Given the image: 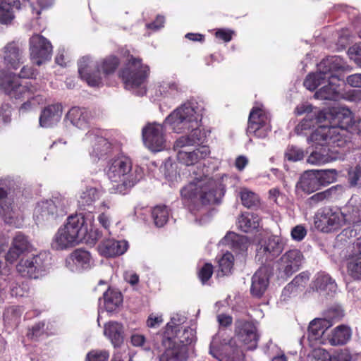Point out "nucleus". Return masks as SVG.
<instances>
[{
    "mask_svg": "<svg viewBox=\"0 0 361 361\" xmlns=\"http://www.w3.org/2000/svg\"><path fill=\"white\" fill-rule=\"evenodd\" d=\"M62 116V106L59 104L46 106L41 112L39 125L43 128H50L56 125Z\"/></svg>",
    "mask_w": 361,
    "mask_h": 361,
    "instance_id": "obj_27",
    "label": "nucleus"
},
{
    "mask_svg": "<svg viewBox=\"0 0 361 361\" xmlns=\"http://www.w3.org/2000/svg\"><path fill=\"white\" fill-rule=\"evenodd\" d=\"M87 224L82 214L70 216L63 228H60L55 237V247L63 250L75 243L82 242L87 233Z\"/></svg>",
    "mask_w": 361,
    "mask_h": 361,
    "instance_id": "obj_8",
    "label": "nucleus"
},
{
    "mask_svg": "<svg viewBox=\"0 0 361 361\" xmlns=\"http://www.w3.org/2000/svg\"><path fill=\"white\" fill-rule=\"evenodd\" d=\"M346 82L351 87H361V73L353 74L347 77Z\"/></svg>",
    "mask_w": 361,
    "mask_h": 361,
    "instance_id": "obj_64",
    "label": "nucleus"
},
{
    "mask_svg": "<svg viewBox=\"0 0 361 361\" xmlns=\"http://www.w3.org/2000/svg\"><path fill=\"white\" fill-rule=\"evenodd\" d=\"M121 56L125 59L123 66L118 71V77L126 90H137L136 94L143 96L147 93L146 84L150 74L149 66L143 63L142 59L135 56L130 51L123 49Z\"/></svg>",
    "mask_w": 361,
    "mask_h": 361,
    "instance_id": "obj_4",
    "label": "nucleus"
},
{
    "mask_svg": "<svg viewBox=\"0 0 361 361\" xmlns=\"http://www.w3.org/2000/svg\"><path fill=\"white\" fill-rule=\"evenodd\" d=\"M270 130L269 120L264 110L253 107L248 118L247 134L257 138H265Z\"/></svg>",
    "mask_w": 361,
    "mask_h": 361,
    "instance_id": "obj_15",
    "label": "nucleus"
},
{
    "mask_svg": "<svg viewBox=\"0 0 361 361\" xmlns=\"http://www.w3.org/2000/svg\"><path fill=\"white\" fill-rule=\"evenodd\" d=\"M104 307L107 312H114L123 302L121 292L109 288L103 294Z\"/></svg>",
    "mask_w": 361,
    "mask_h": 361,
    "instance_id": "obj_38",
    "label": "nucleus"
},
{
    "mask_svg": "<svg viewBox=\"0 0 361 361\" xmlns=\"http://www.w3.org/2000/svg\"><path fill=\"white\" fill-rule=\"evenodd\" d=\"M20 3L19 0H0V23L8 25L14 19L13 8L19 9Z\"/></svg>",
    "mask_w": 361,
    "mask_h": 361,
    "instance_id": "obj_33",
    "label": "nucleus"
},
{
    "mask_svg": "<svg viewBox=\"0 0 361 361\" xmlns=\"http://www.w3.org/2000/svg\"><path fill=\"white\" fill-rule=\"evenodd\" d=\"M296 188L306 194H310L320 189L314 170L305 171L300 176L296 184Z\"/></svg>",
    "mask_w": 361,
    "mask_h": 361,
    "instance_id": "obj_29",
    "label": "nucleus"
},
{
    "mask_svg": "<svg viewBox=\"0 0 361 361\" xmlns=\"http://www.w3.org/2000/svg\"><path fill=\"white\" fill-rule=\"evenodd\" d=\"M85 238H82V242L87 243H95L102 237V233L98 229L90 228L88 230L87 227V233H85Z\"/></svg>",
    "mask_w": 361,
    "mask_h": 361,
    "instance_id": "obj_58",
    "label": "nucleus"
},
{
    "mask_svg": "<svg viewBox=\"0 0 361 361\" xmlns=\"http://www.w3.org/2000/svg\"><path fill=\"white\" fill-rule=\"evenodd\" d=\"M284 250L283 240L276 235L262 239L257 245L255 260L262 265L273 262Z\"/></svg>",
    "mask_w": 361,
    "mask_h": 361,
    "instance_id": "obj_12",
    "label": "nucleus"
},
{
    "mask_svg": "<svg viewBox=\"0 0 361 361\" xmlns=\"http://www.w3.org/2000/svg\"><path fill=\"white\" fill-rule=\"evenodd\" d=\"M348 274L354 279H361V253L350 258L347 264Z\"/></svg>",
    "mask_w": 361,
    "mask_h": 361,
    "instance_id": "obj_45",
    "label": "nucleus"
},
{
    "mask_svg": "<svg viewBox=\"0 0 361 361\" xmlns=\"http://www.w3.org/2000/svg\"><path fill=\"white\" fill-rule=\"evenodd\" d=\"M48 257L46 252L27 256L20 260L16 266L17 271L23 277L37 279L45 271Z\"/></svg>",
    "mask_w": 361,
    "mask_h": 361,
    "instance_id": "obj_13",
    "label": "nucleus"
},
{
    "mask_svg": "<svg viewBox=\"0 0 361 361\" xmlns=\"http://www.w3.org/2000/svg\"><path fill=\"white\" fill-rule=\"evenodd\" d=\"M30 245L27 237L21 232L17 233L6 255V260L9 263L16 262L23 253L28 250Z\"/></svg>",
    "mask_w": 361,
    "mask_h": 361,
    "instance_id": "obj_23",
    "label": "nucleus"
},
{
    "mask_svg": "<svg viewBox=\"0 0 361 361\" xmlns=\"http://www.w3.org/2000/svg\"><path fill=\"white\" fill-rule=\"evenodd\" d=\"M120 65V59L115 55H109L97 63L95 74L102 73L105 76L115 73Z\"/></svg>",
    "mask_w": 361,
    "mask_h": 361,
    "instance_id": "obj_36",
    "label": "nucleus"
},
{
    "mask_svg": "<svg viewBox=\"0 0 361 361\" xmlns=\"http://www.w3.org/2000/svg\"><path fill=\"white\" fill-rule=\"evenodd\" d=\"M29 51L31 61L39 66L51 59L52 45L44 36L34 34L29 39Z\"/></svg>",
    "mask_w": 361,
    "mask_h": 361,
    "instance_id": "obj_14",
    "label": "nucleus"
},
{
    "mask_svg": "<svg viewBox=\"0 0 361 361\" xmlns=\"http://www.w3.org/2000/svg\"><path fill=\"white\" fill-rule=\"evenodd\" d=\"M86 138L91 145L90 154L92 157L99 159H106L113 154L114 147L111 142L97 133L88 132Z\"/></svg>",
    "mask_w": 361,
    "mask_h": 361,
    "instance_id": "obj_17",
    "label": "nucleus"
},
{
    "mask_svg": "<svg viewBox=\"0 0 361 361\" xmlns=\"http://www.w3.org/2000/svg\"><path fill=\"white\" fill-rule=\"evenodd\" d=\"M209 154V147L206 145H202L192 152L178 151L177 153V159L183 164L192 166L201 160L205 159Z\"/></svg>",
    "mask_w": 361,
    "mask_h": 361,
    "instance_id": "obj_25",
    "label": "nucleus"
},
{
    "mask_svg": "<svg viewBox=\"0 0 361 361\" xmlns=\"http://www.w3.org/2000/svg\"><path fill=\"white\" fill-rule=\"evenodd\" d=\"M104 334L114 348H119L124 341V327L121 323L109 322L104 324Z\"/></svg>",
    "mask_w": 361,
    "mask_h": 361,
    "instance_id": "obj_28",
    "label": "nucleus"
},
{
    "mask_svg": "<svg viewBox=\"0 0 361 361\" xmlns=\"http://www.w3.org/2000/svg\"><path fill=\"white\" fill-rule=\"evenodd\" d=\"M202 116L190 103H185L173 110L166 118L165 123L176 133L190 130L188 134L193 144L202 145L207 140L204 130L200 128Z\"/></svg>",
    "mask_w": 361,
    "mask_h": 361,
    "instance_id": "obj_2",
    "label": "nucleus"
},
{
    "mask_svg": "<svg viewBox=\"0 0 361 361\" xmlns=\"http://www.w3.org/2000/svg\"><path fill=\"white\" fill-rule=\"evenodd\" d=\"M337 72H331L327 75L328 85L322 87L315 92L314 96L320 99L336 101L341 99L338 82L343 81Z\"/></svg>",
    "mask_w": 361,
    "mask_h": 361,
    "instance_id": "obj_20",
    "label": "nucleus"
},
{
    "mask_svg": "<svg viewBox=\"0 0 361 361\" xmlns=\"http://www.w3.org/2000/svg\"><path fill=\"white\" fill-rule=\"evenodd\" d=\"M89 58L84 56L78 62V73L81 78L85 80L90 86H99L102 83V77L95 73H89Z\"/></svg>",
    "mask_w": 361,
    "mask_h": 361,
    "instance_id": "obj_35",
    "label": "nucleus"
},
{
    "mask_svg": "<svg viewBox=\"0 0 361 361\" xmlns=\"http://www.w3.org/2000/svg\"><path fill=\"white\" fill-rule=\"evenodd\" d=\"M234 264V257L230 252L225 253L219 261V274L226 276L231 273Z\"/></svg>",
    "mask_w": 361,
    "mask_h": 361,
    "instance_id": "obj_48",
    "label": "nucleus"
},
{
    "mask_svg": "<svg viewBox=\"0 0 361 361\" xmlns=\"http://www.w3.org/2000/svg\"><path fill=\"white\" fill-rule=\"evenodd\" d=\"M319 111L314 112V114H307L306 116L295 126V132L298 135L305 133V131L314 127L316 123H320L323 121L321 116V121H318Z\"/></svg>",
    "mask_w": 361,
    "mask_h": 361,
    "instance_id": "obj_41",
    "label": "nucleus"
},
{
    "mask_svg": "<svg viewBox=\"0 0 361 361\" xmlns=\"http://www.w3.org/2000/svg\"><path fill=\"white\" fill-rule=\"evenodd\" d=\"M57 203L59 201L52 200L39 202L34 210V219L37 224L55 221L59 216H63L65 212Z\"/></svg>",
    "mask_w": 361,
    "mask_h": 361,
    "instance_id": "obj_16",
    "label": "nucleus"
},
{
    "mask_svg": "<svg viewBox=\"0 0 361 361\" xmlns=\"http://www.w3.org/2000/svg\"><path fill=\"white\" fill-rule=\"evenodd\" d=\"M324 320L321 319H314L308 326V338L310 340L317 341L324 334L325 329L324 326Z\"/></svg>",
    "mask_w": 361,
    "mask_h": 361,
    "instance_id": "obj_46",
    "label": "nucleus"
},
{
    "mask_svg": "<svg viewBox=\"0 0 361 361\" xmlns=\"http://www.w3.org/2000/svg\"><path fill=\"white\" fill-rule=\"evenodd\" d=\"M164 125L157 123H148L142 130V137L145 146L150 151L158 152L166 148V129Z\"/></svg>",
    "mask_w": 361,
    "mask_h": 361,
    "instance_id": "obj_11",
    "label": "nucleus"
},
{
    "mask_svg": "<svg viewBox=\"0 0 361 361\" xmlns=\"http://www.w3.org/2000/svg\"><path fill=\"white\" fill-rule=\"evenodd\" d=\"M224 240L228 243H230L233 248L240 250H243L245 248V238L235 233H228L225 236Z\"/></svg>",
    "mask_w": 361,
    "mask_h": 361,
    "instance_id": "obj_50",
    "label": "nucleus"
},
{
    "mask_svg": "<svg viewBox=\"0 0 361 361\" xmlns=\"http://www.w3.org/2000/svg\"><path fill=\"white\" fill-rule=\"evenodd\" d=\"M214 272V267L211 263H205L199 270L197 276L201 283L204 285L211 279Z\"/></svg>",
    "mask_w": 361,
    "mask_h": 361,
    "instance_id": "obj_54",
    "label": "nucleus"
},
{
    "mask_svg": "<svg viewBox=\"0 0 361 361\" xmlns=\"http://www.w3.org/2000/svg\"><path fill=\"white\" fill-rule=\"evenodd\" d=\"M341 98L350 102L360 101L361 100V90H349L343 93H341Z\"/></svg>",
    "mask_w": 361,
    "mask_h": 361,
    "instance_id": "obj_59",
    "label": "nucleus"
},
{
    "mask_svg": "<svg viewBox=\"0 0 361 361\" xmlns=\"http://www.w3.org/2000/svg\"><path fill=\"white\" fill-rule=\"evenodd\" d=\"M307 233L306 228L302 224L294 226L290 232L291 238L298 242L302 241L307 235Z\"/></svg>",
    "mask_w": 361,
    "mask_h": 361,
    "instance_id": "obj_57",
    "label": "nucleus"
},
{
    "mask_svg": "<svg viewBox=\"0 0 361 361\" xmlns=\"http://www.w3.org/2000/svg\"><path fill=\"white\" fill-rule=\"evenodd\" d=\"M45 325L46 324L44 321L35 324L28 329V332L27 333V338L32 341H37L39 337L46 333Z\"/></svg>",
    "mask_w": 361,
    "mask_h": 361,
    "instance_id": "obj_51",
    "label": "nucleus"
},
{
    "mask_svg": "<svg viewBox=\"0 0 361 361\" xmlns=\"http://www.w3.org/2000/svg\"><path fill=\"white\" fill-rule=\"evenodd\" d=\"M175 333L173 337L162 341L164 350L159 355V361H187V346L196 341V332L190 327H180L175 329Z\"/></svg>",
    "mask_w": 361,
    "mask_h": 361,
    "instance_id": "obj_6",
    "label": "nucleus"
},
{
    "mask_svg": "<svg viewBox=\"0 0 361 361\" xmlns=\"http://www.w3.org/2000/svg\"><path fill=\"white\" fill-rule=\"evenodd\" d=\"M353 331L350 326L341 324L334 328L331 334L328 336V340L331 345H345L352 337Z\"/></svg>",
    "mask_w": 361,
    "mask_h": 361,
    "instance_id": "obj_30",
    "label": "nucleus"
},
{
    "mask_svg": "<svg viewBox=\"0 0 361 361\" xmlns=\"http://www.w3.org/2000/svg\"><path fill=\"white\" fill-rule=\"evenodd\" d=\"M37 75V71L32 66H24L19 72L18 77L19 78L30 79L34 78Z\"/></svg>",
    "mask_w": 361,
    "mask_h": 361,
    "instance_id": "obj_61",
    "label": "nucleus"
},
{
    "mask_svg": "<svg viewBox=\"0 0 361 361\" xmlns=\"http://www.w3.org/2000/svg\"><path fill=\"white\" fill-rule=\"evenodd\" d=\"M269 283L267 269L259 268L252 277L250 293L255 298H261L267 290Z\"/></svg>",
    "mask_w": 361,
    "mask_h": 361,
    "instance_id": "obj_24",
    "label": "nucleus"
},
{
    "mask_svg": "<svg viewBox=\"0 0 361 361\" xmlns=\"http://www.w3.org/2000/svg\"><path fill=\"white\" fill-rule=\"evenodd\" d=\"M238 226L240 231L245 233L257 231L259 226V217L254 213H243L238 219Z\"/></svg>",
    "mask_w": 361,
    "mask_h": 361,
    "instance_id": "obj_32",
    "label": "nucleus"
},
{
    "mask_svg": "<svg viewBox=\"0 0 361 361\" xmlns=\"http://www.w3.org/2000/svg\"><path fill=\"white\" fill-rule=\"evenodd\" d=\"M319 180V187L327 185L334 183L337 178V171L334 169L315 171Z\"/></svg>",
    "mask_w": 361,
    "mask_h": 361,
    "instance_id": "obj_49",
    "label": "nucleus"
},
{
    "mask_svg": "<svg viewBox=\"0 0 361 361\" xmlns=\"http://www.w3.org/2000/svg\"><path fill=\"white\" fill-rule=\"evenodd\" d=\"M100 197L99 191L94 187H87L82 191L78 200V207L81 210L92 208L94 202Z\"/></svg>",
    "mask_w": 361,
    "mask_h": 361,
    "instance_id": "obj_34",
    "label": "nucleus"
},
{
    "mask_svg": "<svg viewBox=\"0 0 361 361\" xmlns=\"http://www.w3.org/2000/svg\"><path fill=\"white\" fill-rule=\"evenodd\" d=\"M337 186H332L324 191L317 192L308 199L310 205H316L325 200H329L336 195Z\"/></svg>",
    "mask_w": 361,
    "mask_h": 361,
    "instance_id": "obj_47",
    "label": "nucleus"
},
{
    "mask_svg": "<svg viewBox=\"0 0 361 361\" xmlns=\"http://www.w3.org/2000/svg\"><path fill=\"white\" fill-rule=\"evenodd\" d=\"M317 70V73H309L303 82L304 86L310 91L315 90L322 85L329 73L343 70L341 59L338 56L327 57L318 64Z\"/></svg>",
    "mask_w": 361,
    "mask_h": 361,
    "instance_id": "obj_9",
    "label": "nucleus"
},
{
    "mask_svg": "<svg viewBox=\"0 0 361 361\" xmlns=\"http://www.w3.org/2000/svg\"><path fill=\"white\" fill-rule=\"evenodd\" d=\"M240 199L243 206L249 209L257 208L260 205L259 196L247 189H243L240 192Z\"/></svg>",
    "mask_w": 361,
    "mask_h": 361,
    "instance_id": "obj_44",
    "label": "nucleus"
},
{
    "mask_svg": "<svg viewBox=\"0 0 361 361\" xmlns=\"http://www.w3.org/2000/svg\"><path fill=\"white\" fill-rule=\"evenodd\" d=\"M108 178L116 183L115 190L120 194H126L144 177L143 169L137 165L133 166L129 157L118 156L111 159L106 171Z\"/></svg>",
    "mask_w": 361,
    "mask_h": 361,
    "instance_id": "obj_3",
    "label": "nucleus"
},
{
    "mask_svg": "<svg viewBox=\"0 0 361 361\" xmlns=\"http://www.w3.org/2000/svg\"><path fill=\"white\" fill-rule=\"evenodd\" d=\"M233 35L234 32L233 30L224 28L218 29L215 32L216 38L222 40L224 42H230L232 39Z\"/></svg>",
    "mask_w": 361,
    "mask_h": 361,
    "instance_id": "obj_60",
    "label": "nucleus"
},
{
    "mask_svg": "<svg viewBox=\"0 0 361 361\" xmlns=\"http://www.w3.org/2000/svg\"><path fill=\"white\" fill-rule=\"evenodd\" d=\"M235 335L238 340L243 343L247 350H254L257 348L259 336L252 322L238 320L235 322Z\"/></svg>",
    "mask_w": 361,
    "mask_h": 361,
    "instance_id": "obj_18",
    "label": "nucleus"
},
{
    "mask_svg": "<svg viewBox=\"0 0 361 361\" xmlns=\"http://www.w3.org/2000/svg\"><path fill=\"white\" fill-rule=\"evenodd\" d=\"M315 357L322 361H351L352 355L348 350H341L334 355H330L324 349L319 348L314 351Z\"/></svg>",
    "mask_w": 361,
    "mask_h": 361,
    "instance_id": "obj_39",
    "label": "nucleus"
},
{
    "mask_svg": "<svg viewBox=\"0 0 361 361\" xmlns=\"http://www.w3.org/2000/svg\"><path fill=\"white\" fill-rule=\"evenodd\" d=\"M71 123L78 128H85L88 126V112L80 107H72L66 114Z\"/></svg>",
    "mask_w": 361,
    "mask_h": 361,
    "instance_id": "obj_37",
    "label": "nucleus"
},
{
    "mask_svg": "<svg viewBox=\"0 0 361 361\" xmlns=\"http://www.w3.org/2000/svg\"><path fill=\"white\" fill-rule=\"evenodd\" d=\"M341 209L326 206L315 213L314 224L315 228L325 233L338 231L343 225Z\"/></svg>",
    "mask_w": 361,
    "mask_h": 361,
    "instance_id": "obj_10",
    "label": "nucleus"
},
{
    "mask_svg": "<svg viewBox=\"0 0 361 361\" xmlns=\"http://www.w3.org/2000/svg\"><path fill=\"white\" fill-rule=\"evenodd\" d=\"M169 209L166 205H157L152 211V217L157 227L164 226L169 220Z\"/></svg>",
    "mask_w": 361,
    "mask_h": 361,
    "instance_id": "obj_43",
    "label": "nucleus"
},
{
    "mask_svg": "<svg viewBox=\"0 0 361 361\" xmlns=\"http://www.w3.org/2000/svg\"><path fill=\"white\" fill-rule=\"evenodd\" d=\"M127 248L126 242L114 239L103 240L98 246L99 253L105 257H114L123 255Z\"/></svg>",
    "mask_w": 361,
    "mask_h": 361,
    "instance_id": "obj_26",
    "label": "nucleus"
},
{
    "mask_svg": "<svg viewBox=\"0 0 361 361\" xmlns=\"http://www.w3.org/2000/svg\"><path fill=\"white\" fill-rule=\"evenodd\" d=\"M4 63L10 68L16 70L23 63V51L18 42L7 43L3 48Z\"/></svg>",
    "mask_w": 361,
    "mask_h": 361,
    "instance_id": "obj_22",
    "label": "nucleus"
},
{
    "mask_svg": "<svg viewBox=\"0 0 361 361\" xmlns=\"http://www.w3.org/2000/svg\"><path fill=\"white\" fill-rule=\"evenodd\" d=\"M109 352L106 350H92L85 357V361H107Z\"/></svg>",
    "mask_w": 361,
    "mask_h": 361,
    "instance_id": "obj_53",
    "label": "nucleus"
},
{
    "mask_svg": "<svg viewBox=\"0 0 361 361\" xmlns=\"http://www.w3.org/2000/svg\"><path fill=\"white\" fill-rule=\"evenodd\" d=\"M303 260L304 256L300 250L290 249L281 257L280 266L285 275L289 277L300 269Z\"/></svg>",
    "mask_w": 361,
    "mask_h": 361,
    "instance_id": "obj_19",
    "label": "nucleus"
},
{
    "mask_svg": "<svg viewBox=\"0 0 361 361\" xmlns=\"http://www.w3.org/2000/svg\"><path fill=\"white\" fill-rule=\"evenodd\" d=\"M192 140L190 139L189 135H182L179 137L173 144V149L177 152L178 151H183V148L185 147L194 146Z\"/></svg>",
    "mask_w": 361,
    "mask_h": 361,
    "instance_id": "obj_56",
    "label": "nucleus"
},
{
    "mask_svg": "<svg viewBox=\"0 0 361 361\" xmlns=\"http://www.w3.org/2000/svg\"><path fill=\"white\" fill-rule=\"evenodd\" d=\"M286 159L290 161H300L304 158L303 151L295 146H288L284 154Z\"/></svg>",
    "mask_w": 361,
    "mask_h": 361,
    "instance_id": "obj_52",
    "label": "nucleus"
},
{
    "mask_svg": "<svg viewBox=\"0 0 361 361\" xmlns=\"http://www.w3.org/2000/svg\"><path fill=\"white\" fill-rule=\"evenodd\" d=\"M361 179V165L350 167L348 171V180L350 186H356Z\"/></svg>",
    "mask_w": 361,
    "mask_h": 361,
    "instance_id": "obj_55",
    "label": "nucleus"
},
{
    "mask_svg": "<svg viewBox=\"0 0 361 361\" xmlns=\"http://www.w3.org/2000/svg\"><path fill=\"white\" fill-rule=\"evenodd\" d=\"M313 109L311 104H302L296 106L295 114L298 116L302 115L305 113H307V114H314L315 111H313Z\"/></svg>",
    "mask_w": 361,
    "mask_h": 361,
    "instance_id": "obj_62",
    "label": "nucleus"
},
{
    "mask_svg": "<svg viewBox=\"0 0 361 361\" xmlns=\"http://www.w3.org/2000/svg\"><path fill=\"white\" fill-rule=\"evenodd\" d=\"M343 225H355L361 222V204L348 202L341 209Z\"/></svg>",
    "mask_w": 361,
    "mask_h": 361,
    "instance_id": "obj_31",
    "label": "nucleus"
},
{
    "mask_svg": "<svg viewBox=\"0 0 361 361\" xmlns=\"http://www.w3.org/2000/svg\"><path fill=\"white\" fill-rule=\"evenodd\" d=\"M221 184L207 176L196 178L180 190V195L191 213L196 214L200 206L217 204L224 196Z\"/></svg>",
    "mask_w": 361,
    "mask_h": 361,
    "instance_id": "obj_1",
    "label": "nucleus"
},
{
    "mask_svg": "<svg viewBox=\"0 0 361 361\" xmlns=\"http://www.w3.org/2000/svg\"><path fill=\"white\" fill-rule=\"evenodd\" d=\"M69 258L80 269H87L90 268L92 257L90 253L85 250H75L71 253Z\"/></svg>",
    "mask_w": 361,
    "mask_h": 361,
    "instance_id": "obj_40",
    "label": "nucleus"
},
{
    "mask_svg": "<svg viewBox=\"0 0 361 361\" xmlns=\"http://www.w3.org/2000/svg\"><path fill=\"white\" fill-rule=\"evenodd\" d=\"M351 111L345 107L337 106L330 109L328 111H319L318 121L328 120L330 125L319 126L311 135L313 140L331 142L343 141L341 132L345 130L351 122Z\"/></svg>",
    "mask_w": 361,
    "mask_h": 361,
    "instance_id": "obj_5",
    "label": "nucleus"
},
{
    "mask_svg": "<svg viewBox=\"0 0 361 361\" xmlns=\"http://www.w3.org/2000/svg\"><path fill=\"white\" fill-rule=\"evenodd\" d=\"M314 286L317 290L335 292L337 288L336 283L329 274H320L314 281Z\"/></svg>",
    "mask_w": 361,
    "mask_h": 361,
    "instance_id": "obj_42",
    "label": "nucleus"
},
{
    "mask_svg": "<svg viewBox=\"0 0 361 361\" xmlns=\"http://www.w3.org/2000/svg\"><path fill=\"white\" fill-rule=\"evenodd\" d=\"M311 140L315 142V148L307 158V161L312 164L320 165L331 162L334 158L329 154V146H340V142H331L330 140L318 141Z\"/></svg>",
    "mask_w": 361,
    "mask_h": 361,
    "instance_id": "obj_21",
    "label": "nucleus"
},
{
    "mask_svg": "<svg viewBox=\"0 0 361 361\" xmlns=\"http://www.w3.org/2000/svg\"><path fill=\"white\" fill-rule=\"evenodd\" d=\"M0 85L4 92L11 99L20 102L26 99V102H23L19 109L20 112L30 111L43 102V97L38 94L40 87L37 84L32 85L30 82H26L23 85L19 82L18 79L8 77L0 82Z\"/></svg>",
    "mask_w": 361,
    "mask_h": 361,
    "instance_id": "obj_7",
    "label": "nucleus"
},
{
    "mask_svg": "<svg viewBox=\"0 0 361 361\" xmlns=\"http://www.w3.org/2000/svg\"><path fill=\"white\" fill-rule=\"evenodd\" d=\"M165 22V18L163 16L158 15L154 20V21L148 23L147 25V28L153 30H157L162 27H164V24Z\"/></svg>",
    "mask_w": 361,
    "mask_h": 361,
    "instance_id": "obj_63",
    "label": "nucleus"
}]
</instances>
